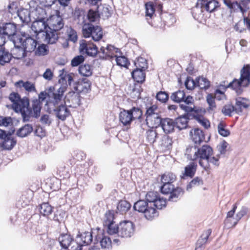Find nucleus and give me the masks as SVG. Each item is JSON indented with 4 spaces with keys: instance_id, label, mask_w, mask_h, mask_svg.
<instances>
[{
    "instance_id": "nucleus-33",
    "label": "nucleus",
    "mask_w": 250,
    "mask_h": 250,
    "mask_svg": "<svg viewBox=\"0 0 250 250\" xmlns=\"http://www.w3.org/2000/svg\"><path fill=\"white\" fill-rule=\"evenodd\" d=\"M21 21L23 23H28L31 21V10L26 8H21L17 14Z\"/></svg>"
},
{
    "instance_id": "nucleus-63",
    "label": "nucleus",
    "mask_w": 250,
    "mask_h": 250,
    "mask_svg": "<svg viewBox=\"0 0 250 250\" xmlns=\"http://www.w3.org/2000/svg\"><path fill=\"white\" fill-rule=\"evenodd\" d=\"M235 111V106L231 104L224 105L222 109V112L226 116H231L232 112Z\"/></svg>"
},
{
    "instance_id": "nucleus-20",
    "label": "nucleus",
    "mask_w": 250,
    "mask_h": 250,
    "mask_svg": "<svg viewBox=\"0 0 250 250\" xmlns=\"http://www.w3.org/2000/svg\"><path fill=\"white\" fill-rule=\"evenodd\" d=\"M235 111L237 113H241L244 109L250 106V101L245 98L239 97L235 99Z\"/></svg>"
},
{
    "instance_id": "nucleus-16",
    "label": "nucleus",
    "mask_w": 250,
    "mask_h": 250,
    "mask_svg": "<svg viewBox=\"0 0 250 250\" xmlns=\"http://www.w3.org/2000/svg\"><path fill=\"white\" fill-rule=\"evenodd\" d=\"M79 50L82 54H86L92 57L98 53V48L96 45L92 42L85 40L80 41Z\"/></svg>"
},
{
    "instance_id": "nucleus-44",
    "label": "nucleus",
    "mask_w": 250,
    "mask_h": 250,
    "mask_svg": "<svg viewBox=\"0 0 250 250\" xmlns=\"http://www.w3.org/2000/svg\"><path fill=\"white\" fill-rule=\"evenodd\" d=\"M176 179V175L170 172L166 173L161 177V182L162 183L172 184Z\"/></svg>"
},
{
    "instance_id": "nucleus-60",
    "label": "nucleus",
    "mask_w": 250,
    "mask_h": 250,
    "mask_svg": "<svg viewBox=\"0 0 250 250\" xmlns=\"http://www.w3.org/2000/svg\"><path fill=\"white\" fill-rule=\"evenodd\" d=\"M48 50L47 46L44 44L39 45L35 50V53L38 56H44L47 54Z\"/></svg>"
},
{
    "instance_id": "nucleus-10",
    "label": "nucleus",
    "mask_w": 250,
    "mask_h": 250,
    "mask_svg": "<svg viewBox=\"0 0 250 250\" xmlns=\"http://www.w3.org/2000/svg\"><path fill=\"white\" fill-rule=\"evenodd\" d=\"M161 190L163 194H170L169 200L172 202L177 201L179 196L183 194V190L180 188H175L172 184L163 183Z\"/></svg>"
},
{
    "instance_id": "nucleus-17",
    "label": "nucleus",
    "mask_w": 250,
    "mask_h": 250,
    "mask_svg": "<svg viewBox=\"0 0 250 250\" xmlns=\"http://www.w3.org/2000/svg\"><path fill=\"white\" fill-rule=\"evenodd\" d=\"M63 102L64 104H68L69 107H77L80 104V97L79 93L73 91L68 92L64 98H63Z\"/></svg>"
},
{
    "instance_id": "nucleus-12",
    "label": "nucleus",
    "mask_w": 250,
    "mask_h": 250,
    "mask_svg": "<svg viewBox=\"0 0 250 250\" xmlns=\"http://www.w3.org/2000/svg\"><path fill=\"white\" fill-rule=\"evenodd\" d=\"M222 1L230 9L235 10L239 9L243 14L250 10V0H239V3L237 1L232 2L231 0H222Z\"/></svg>"
},
{
    "instance_id": "nucleus-47",
    "label": "nucleus",
    "mask_w": 250,
    "mask_h": 250,
    "mask_svg": "<svg viewBox=\"0 0 250 250\" xmlns=\"http://www.w3.org/2000/svg\"><path fill=\"white\" fill-rule=\"evenodd\" d=\"M40 211L43 216H48L52 212V208L48 203H44L41 205Z\"/></svg>"
},
{
    "instance_id": "nucleus-30",
    "label": "nucleus",
    "mask_w": 250,
    "mask_h": 250,
    "mask_svg": "<svg viewBox=\"0 0 250 250\" xmlns=\"http://www.w3.org/2000/svg\"><path fill=\"white\" fill-rule=\"evenodd\" d=\"M96 240L100 241L101 247L103 249H109L111 247L110 239L102 232H100L96 237Z\"/></svg>"
},
{
    "instance_id": "nucleus-54",
    "label": "nucleus",
    "mask_w": 250,
    "mask_h": 250,
    "mask_svg": "<svg viewBox=\"0 0 250 250\" xmlns=\"http://www.w3.org/2000/svg\"><path fill=\"white\" fill-rule=\"evenodd\" d=\"M197 86L201 89H207L209 86V82L204 77H199L196 79Z\"/></svg>"
},
{
    "instance_id": "nucleus-49",
    "label": "nucleus",
    "mask_w": 250,
    "mask_h": 250,
    "mask_svg": "<svg viewBox=\"0 0 250 250\" xmlns=\"http://www.w3.org/2000/svg\"><path fill=\"white\" fill-rule=\"evenodd\" d=\"M48 92H46V91L41 92L39 95V99L40 102L43 101L46 98H48V99L46 101V103L45 104V106H46V109H47V102L50 100L51 99V97L52 96V94L56 91L54 90L53 92L51 91V88H50Z\"/></svg>"
},
{
    "instance_id": "nucleus-35",
    "label": "nucleus",
    "mask_w": 250,
    "mask_h": 250,
    "mask_svg": "<svg viewBox=\"0 0 250 250\" xmlns=\"http://www.w3.org/2000/svg\"><path fill=\"white\" fill-rule=\"evenodd\" d=\"M188 119L186 115L180 116L175 119V126L179 130L185 129L188 127Z\"/></svg>"
},
{
    "instance_id": "nucleus-53",
    "label": "nucleus",
    "mask_w": 250,
    "mask_h": 250,
    "mask_svg": "<svg viewBox=\"0 0 250 250\" xmlns=\"http://www.w3.org/2000/svg\"><path fill=\"white\" fill-rule=\"evenodd\" d=\"M203 181L199 177H195L194 178L187 186V190L189 191L193 187L202 185Z\"/></svg>"
},
{
    "instance_id": "nucleus-13",
    "label": "nucleus",
    "mask_w": 250,
    "mask_h": 250,
    "mask_svg": "<svg viewBox=\"0 0 250 250\" xmlns=\"http://www.w3.org/2000/svg\"><path fill=\"white\" fill-rule=\"evenodd\" d=\"M135 231V225L130 221H124L119 224V236L124 238L131 237Z\"/></svg>"
},
{
    "instance_id": "nucleus-18",
    "label": "nucleus",
    "mask_w": 250,
    "mask_h": 250,
    "mask_svg": "<svg viewBox=\"0 0 250 250\" xmlns=\"http://www.w3.org/2000/svg\"><path fill=\"white\" fill-rule=\"evenodd\" d=\"M197 4L201 5V7H204L208 12L210 13L214 11L220 6L219 2L216 0H210L209 1L198 0Z\"/></svg>"
},
{
    "instance_id": "nucleus-61",
    "label": "nucleus",
    "mask_w": 250,
    "mask_h": 250,
    "mask_svg": "<svg viewBox=\"0 0 250 250\" xmlns=\"http://www.w3.org/2000/svg\"><path fill=\"white\" fill-rule=\"evenodd\" d=\"M195 119L205 128L208 129L210 127V122L207 119L202 116L195 117Z\"/></svg>"
},
{
    "instance_id": "nucleus-48",
    "label": "nucleus",
    "mask_w": 250,
    "mask_h": 250,
    "mask_svg": "<svg viewBox=\"0 0 250 250\" xmlns=\"http://www.w3.org/2000/svg\"><path fill=\"white\" fill-rule=\"evenodd\" d=\"M108 49L107 59H111L112 61L117 56V55L121 54L120 50L112 45H108Z\"/></svg>"
},
{
    "instance_id": "nucleus-64",
    "label": "nucleus",
    "mask_w": 250,
    "mask_h": 250,
    "mask_svg": "<svg viewBox=\"0 0 250 250\" xmlns=\"http://www.w3.org/2000/svg\"><path fill=\"white\" fill-rule=\"evenodd\" d=\"M218 131L219 134L223 137H227L229 134V131L226 129L222 123H220L218 125Z\"/></svg>"
},
{
    "instance_id": "nucleus-57",
    "label": "nucleus",
    "mask_w": 250,
    "mask_h": 250,
    "mask_svg": "<svg viewBox=\"0 0 250 250\" xmlns=\"http://www.w3.org/2000/svg\"><path fill=\"white\" fill-rule=\"evenodd\" d=\"M145 7L146 16L147 17V19H148V17L149 18H152L155 12V8L154 7L153 4L150 2H147L145 4Z\"/></svg>"
},
{
    "instance_id": "nucleus-29",
    "label": "nucleus",
    "mask_w": 250,
    "mask_h": 250,
    "mask_svg": "<svg viewBox=\"0 0 250 250\" xmlns=\"http://www.w3.org/2000/svg\"><path fill=\"white\" fill-rule=\"evenodd\" d=\"M91 83L88 80H83L79 82L74 86V89L78 93H87L90 89Z\"/></svg>"
},
{
    "instance_id": "nucleus-8",
    "label": "nucleus",
    "mask_w": 250,
    "mask_h": 250,
    "mask_svg": "<svg viewBox=\"0 0 250 250\" xmlns=\"http://www.w3.org/2000/svg\"><path fill=\"white\" fill-rule=\"evenodd\" d=\"M237 208L236 204L233 206L231 210L229 211L225 219V223L229 227L235 226L238 222L246 214L248 211V208L246 207H243L239 212H237L236 216L234 217V214Z\"/></svg>"
},
{
    "instance_id": "nucleus-22",
    "label": "nucleus",
    "mask_w": 250,
    "mask_h": 250,
    "mask_svg": "<svg viewBox=\"0 0 250 250\" xmlns=\"http://www.w3.org/2000/svg\"><path fill=\"white\" fill-rule=\"evenodd\" d=\"M74 74L73 73H67L64 69L60 70L59 77L60 78L59 82L60 83H65V85H62L61 86H65L66 87L67 83L69 85H71V83L73 81Z\"/></svg>"
},
{
    "instance_id": "nucleus-59",
    "label": "nucleus",
    "mask_w": 250,
    "mask_h": 250,
    "mask_svg": "<svg viewBox=\"0 0 250 250\" xmlns=\"http://www.w3.org/2000/svg\"><path fill=\"white\" fill-rule=\"evenodd\" d=\"M207 101L208 104L209 110H213L215 109L216 106L215 103V97L211 94H208L207 96Z\"/></svg>"
},
{
    "instance_id": "nucleus-11",
    "label": "nucleus",
    "mask_w": 250,
    "mask_h": 250,
    "mask_svg": "<svg viewBox=\"0 0 250 250\" xmlns=\"http://www.w3.org/2000/svg\"><path fill=\"white\" fill-rule=\"evenodd\" d=\"M46 21L48 29L54 31L61 30L64 24L62 18L60 15V12L57 10L55 11V14L50 16Z\"/></svg>"
},
{
    "instance_id": "nucleus-45",
    "label": "nucleus",
    "mask_w": 250,
    "mask_h": 250,
    "mask_svg": "<svg viewBox=\"0 0 250 250\" xmlns=\"http://www.w3.org/2000/svg\"><path fill=\"white\" fill-rule=\"evenodd\" d=\"M15 48L13 50L14 57L17 59H21L24 57L26 50L22 46L21 47L15 46Z\"/></svg>"
},
{
    "instance_id": "nucleus-24",
    "label": "nucleus",
    "mask_w": 250,
    "mask_h": 250,
    "mask_svg": "<svg viewBox=\"0 0 250 250\" xmlns=\"http://www.w3.org/2000/svg\"><path fill=\"white\" fill-rule=\"evenodd\" d=\"M160 125L164 132L169 133L174 130L175 123L171 119L166 118L162 120Z\"/></svg>"
},
{
    "instance_id": "nucleus-58",
    "label": "nucleus",
    "mask_w": 250,
    "mask_h": 250,
    "mask_svg": "<svg viewBox=\"0 0 250 250\" xmlns=\"http://www.w3.org/2000/svg\"><path fill=\"white\" fill-rule=\"evenodd\" d=\"M68 40L75 42L77 41L78 37L77 32L71 27H68L66 31Z\"/></svg>"
},
{
    "instance_id": "nucleus-36",
    "label": "nucleus",
    "mask_w": 250,
    "mask_h": 250,
    "mask_svg": "<svg viewBox=\"0 0 250 250\" xmlns=\"http://www.w3.org/2000/svg\"><path fill=\"white\" fill-rule=\"evenodd\" d=\"M143 70L135 69L131 73L133 79L137 83H142L144 82L146 75Z\"/></svg>"
},
{
    "instance_id": "nucleus-21",
    "label": "nucleus",
    "mask_w": 250,
    "mask_h": 250,
    "mask_svg": "<svg viewBox=\"0 0 250 250\" xmlns=\"http://www.w3.org/2000/svg\"><path fill=\"white\" fill-rule=\"evenodd\" d=\"M92 240V236L91 232H85L78 234L76 238L77 243L80 246L81 249L82 246L90 244Z\"/></svg>"
},
{
    "instance_id": "nucleus-28",
    "label": "nucleus",
    "mask_w": 250,
    "mask_h": 250,
    "mask_svg": "<svg viewBox=\"0 0 250 250\" xmlns=\"http://www.w3.org/2000/svg\"><path fill=\"white\" fill-rule=\"evenodd\" d=\"M183 104H180V108L187 112H191L193 111L194 105L192 97L188 96L183 101Z\"/></svg>"
},
{
    "instance_id": "nucleus-9",
    "label": "nucleus",
    "mask_w": 250,
    "mask_h": 250,
    "mask_svg": "<svg viewBox=\"0 0 250 250\" xmlns=\"http://www.w3.org/2000/svg\"><path fill=\"white\" fill-rule=\"evenodd\" d=\"M144 200L157 209H161L166 205V199L161 197L157 192H148L146 194V199Z\"/></svg>"
},
{
    "instance_id": "nucleus-7",
    "label": "nucleus",
    "mask_w": 250,
    "mask_h": 250,
    "mask_svg": "<svg viewBox=\"0 0 250 250\" xmlns=\"http://www.w3.org/2000/svg\"><path fill=\"white\" fill-rule=\"evenodd\" d=\"M142 115V110L138 107H133L129 110H124L119 115L120 122L125 125L130 124L135 119H139Z\"/></svg>"
},
{
    "instance_id": "nucleus-32",
    "label": "nucleus",
    "mask_w": 250,
    "mask_h": 250,
    "mask_svg": "<svg viewBox=\"0 0 250 250\" xmlns=\"http://www.w3.org/2000/svg\"><path fill=\"white\" fill-rule=\"evenodd\" d=\"M162 119L159 115H153L152 116H148L146 117V124L149 127L154 128L157 127L160 125Z\"/></svg>"
},
{
    "instance_id": "nucleus-42",
    "label": "nucleus",
    "mask_w": 250,
    "mask_h": 250,
    "mask_svg": "<svg viewBox=\"0 0 250 250\" xmlns=\"http://www.w3.org/2000/svg\"><path fill=\"white\" fill-rule=\"evenodd\" d=\"M12 55L8 51L4 50H0V64H4L10 62Z\"/></svg>"
},
{
    "instance_id": "nucleus-14",
    "label": "nucleus",
    "mask_w": 250,
    "mask_h": 250,
    "mask_svg": "<svg viewBox=\"0 0 250 250\" xmlns=\"http://www.w3.org/2000/svg\"><path fill=\"white\" fill-rule=\"evenodd\" d=\"M105 219L104 225L107 227V231L110 235L118 234L119 236V225H117L114 221V215L111 211L105 214Z\"/></svg>"
},
{
    "instance_id": "nucleus-5",
    "label": "nucleus",
    "mask_w": 250,
    "mask_h": 250,
    "mask_svg": "<svg viewBox=\"0 0 250 250\" xmlns=\"http://www.w3.org/2000/svg\"><path fill=\"white\" fill-rule=\"evenodd\" d=\"M133 208L135 210L143 213L144 217L148 220H152L158 215L156 208L144 200L136 202Z\"/></svg>"
},
{
    "instance_id": "nucleus-26",
    "label": "nucleus",
    "mask_w": 250,
    "mask_h": 250,
    "mask_svg": "<svg viewBox=\"0 0 250 250\" xmlns=\"http://www.w3.org/2000/svg\"><path fill=\"white\" fill-rule=\"evenodd\" d=\"M47 22L45 20H35L31 26L32 30L36 33L42 32L44 30H47Z\"/></svg>"
},
{
    "instance_id": "nucleus-43",
    "label": "nucleus",
    "mask_w": 250,
    "mask_h": 250,
    "mask_svg": "<svg viewBox=\"0 0 250 250\" xmlns=\"http://www.w3.org/2000/svg\"><path fill=\"white\" fill-rule=\"evenodd\" d=\"M91 37L95 41H98L101 40L103 37V31L101 27L99 26H94Z\"/></svg>"
},
{
    "instance_id": "nucleus-23",
    "label": "nucleus",
    "mask_w": 250,
    "mask_h": 250,
    "mask_svg": "<svg viewBox=\"0 0 250 250\" xmlns=\"http://www.w3.org/2000/svg\"><path fill=\"white\" fill-rule=\"evenodd\" d=\"M3 35L7 37H13V41L14 38L17 35H15L16 32V27L15 24L11 23H7L0 30Z\"/></svg>"
},
{
    "instance_id": "nucleus-46",
    "label": "nucleus",
    "mask_w": 250,
    "mask_h": 250,
    "mask_svg": "<svg viewBox=\"0 0 250 250\" xmlns=\"http://www.w3.org/2000/svg\"><path fill=\"white\" fill-rule=\"evenodd\" d=\"M185 97V92L183 91L178 90L172 94L170 96L171 99L177 103L183 102Z\"/></svg>"
},
{
    "instance_id": "nucleus-27",
    "label": "nucleus",
    "mask_w": 250,
    "mask_h": 250,
    "mask_svg": "<svg viewBox=\"0 0 250 250\" xmlns=\"http://www.w3.org/2000/svg\"><path fill=\"white\" fill-rule=\"evenodd\" d=\"M17 87L23 88L28 92H36V89L35 84L29 81L20 80L15 83Z\"/></svg>"
},
{
    "instance_id": "nucleus-4",
    "label": "nucleus",
    "mask_w": 250,
    "mask_h": 250,
    "mask_svg": "<svg viewBox=\"0 0 250 250\" xmlns=\"http://www.w3.org/2000/svg\"><path fill=\"white\" fill-rule=\"evenodd\" d=\"M239 79H235L229 83L228 87H231L237 94H241L242 88L247 86L250 83V65L244 66L241 70Z\"/></svg>"
},
{
    "instance_id": "nucleus-55",
    "label": "nucleus",
    "mask_w": 250,
    "mask_h": 250,
    "mask_svg": "<svg viewBox=\"0 0 250 250\" xmlns=\"http://www.w3.org/2000/svg\"><path fill=\"white\" fill-rule=\"evenodd\" d=\"M211 230L210 229H208L204 231L201 236L200 239H199L198 241L197 245H200L199 247H200L201 245H204L207 243L209 236L211 234Z\"/></svg>"
},
{
    "instance_id": "nucleus-38",
    "label": "nucleus",
    "mask_w": 250,
    "mask_h": 250,
    "mask_svg": "<svg viewBox=\"0 0 250 250\" xmlns=\"http://www.w3.org/2000/svg\"><path fill=\"white\" fill-rule=\"evenodd\" d=\"M203 8H204V7H201V5H198L197 4L196 6L192 8V16L196 20L201 21L203 19L204 16L202 10Z\"/></svg>"
},
{
    "instance_id": "nucleus-51",
    "label": "nucleus",
    "mask_w": 250,
    "mask_h": 250,
    "mask_svg": "<svg viewBox=\"0 0 250 250\" xmlns=\"http://www.w3.org/2000/svg\"><path fill=\"white\" fill-rule=\"evenodd\" d=\"M131 205L129 202L125 200L121 201L117 206V209L121 213L127 211L130 208Z\"/></svg>"
},
{
    "instance_id": "nucleus-15",
    "label": "nucleus",
    "mask_w": 250,
    "mask_h": 250,
    "mask_svg": "<svg viewBox=\"0 0 250 250\" xmlns=\"http://www.w3.org/2000/svg\"><path fill=\"white\" fill-rule=\"evenodd\" d=\"M59 241L63 248L81 250L80 246L78 245L77 241H75L70 234L67 233L62 234L59 237Z\"/></svg>"
},
{
    "instance_id": "nucleus-39",
    "label": "nucleus",
    "mask_w": 250,
    "mask_h": 250,
    "mask_svg": "<svg viewBox=\"0 0 250 250\" xmlns=\"http://www.w3.org/2000/svg\"><path fill=\"white\" fill-rule=\"evenodd\" d=\"M33 130V128L31 125H25L17 131V135L21 137H24L31 133Z\"/></svg>"
},
{
    "instance_id": "nucleus-19",
    "label": "nucleus",
    "mask_w": 250,
    "mask_h": 250,
    "mask_svg": "<svg viewBox=\"0 0 250 250\" xmlns=\"http://www.w3.org/2000/svg\"><path fill=\"white\" fill-rule=\"evenodd\" d=\"M35 4L34 1H31L29 3L30 7H31V5ZM31 16L33 17L35 20H45L46 18V12L45 10L42 8L38 6L35 9L31 8Z\"/></svg>"
},
{
    "instance_id": "nucleus-31",
    "label": "nucleus",
    "mask_w": 250,
    "mask_h": 250,
    "mask_svg": "<svg viewBox=\"0 0 250 250\" xmlns=\"http://www.w3.org/2000/svg\"><path fill=\"white\" fill-rule=\"evenodd\" d=\"M191 139L195 144H200L205 139L204 134L202 130L195 128L190 131Z\"/></svg>"
},
{
    "instance_id": "nucleus-56",
    "label": "nucleus",
    "mask_w": 250,
    "mask_h": 250,
    "mask_svg": "<svg viewBox=\"0 0 250 250\" xmlns=\"http://www.w3.org/2000/svg\"><path fill=\"white\" fill-rule=\"evenodd\" d=\"M94 26L91 24H85L83 26V34L85 38L91 37Z\"/></svg>"
},
{
    "instance_id": "nucleus-25",
    "label": "nucleus",
    "mask_w": 250,
    "mask_h": 250,
    "mask_svg": "<svg viewBox=\"0 0 250 250\" xmlns=\"http://www.w3.org/2000/svg\"><path fill=\"white\" fill-rule=\"evenodd\" d=\"M197 165L196 164L192 162L189 165H187L182 172L181 178L185 179L186 177H192L196 171Z\"/></svg>"
},
{
    "instance_id": "nucleus-1",
    "label": "nucleus",
    "mask_w": 250,
    "mask_h": 250,
    "mask_svg": "<svg viewBox=\"0 0 250 250\" xmlns=\"http://www.w3.org/2000/svg\"><path fill=\"white\" fill-rule=\"evenodd\" d=\"M186 155L188 159L197 161L199 165L206 170L209 169L210 163L216 166L219 165V155L212 156L213 149L208 145H204L200 148L188 146L186 149Z\"/></svg>"
},
{
    "instance_id": "nucleus-3",
    "label": "nucleus",
    "mask_w": 250,
    "mask_h": 250,
    "mask_svg": "<svg viewBox=\"0 0 250 250\" xmlns=\"http://www.w3.org/2000/svg\"><path fill=\"white\" fill-rule=\"evenodd\" d=\"M9 100L12 103V108L15 112L21 113L24 120L26 116L32 114L29 109V101L27 99H21L19 94L16 92L11 93L9 97Z\"/></svg>"
},
{
    "instance_id": "nucleus-6",
    "label": "nucleus",
    "mask_w": 250,
    "mask_h": 250,
    "mask_svg": "<svg viewBox=\"0 0 250 250\" xmlns=\"http://www.w3.org/2000/svg\"><path fill=\"white\" fill-rule=\"evenodd\" d=\"M14 44L15 46H22L26 52H31L35 50L37 42L30 37H27L24 33L22 37L16 36L14 38Z\"/></svg>"
},
{
    "instance_id": "nucleus-52",
    "label": "nucleus",
    "mask_w": 250,
    "mask_h": 250,
    "mask_svg": "<svg viewBox=\"0 0 250 250\" xmlns=\"http://www.w3.org/2000/svg\"><path fill=\"white\" fill-rule=\"evenodd\" d=\"M121 54L117 55L114 60H115L117 64L122 67H126L129 62L125 56H121Z\"/></svg>"
},
{
    "instance_id": "nucleus-62",
    "label": "nucleus",
    "mask_w": 250,
    "mask_h": 250,
    "mask_svg": "<svg viewBox=\"0 0 250 250\" xmlns=\"http://www.w3.org/2000/svg\"><path fill=\"white\" fill-rule=\"evenodd\" d=\"M88 19L90 22L97 21L100 17L98 13L91 9L89 10L87 15Z\"/></svg>"
},
{
    "instance_id": "nucleus-2",
    "label": "nucleus",
    "mask_w": 250,
    "mask_h": 250,
    "mask_svg": "<svg viewBox=\"0 0 250 250\" xmlns=\"http://www.w3.org/2000/svg\"><path fill=\"white\" fill-rule=\"evenodd\" d=\"M66 91L65 86H61L53 94L50 100L47 102V110L49 112H54L57 117L63 121L70 114L68 104L63 102V95Z\"/></svg>"
},
{
    "instance_id": "nucleus-34",
    "label": "nucleus",
    "mask_w": 250,
    "mask_h": 250,
    "mask_svg": "<svg viewBox=\"0 0 250 250\" xmlns=\"http://www.w3.org/2000/svg\"><path fill=\"white\" fill-rule=\"evenodd\" d=\"M29 109L31 111L32 114L28 116H26L25 120H27L28 118L30 117H37L39 116L41 109V103L40 100L37 99L34 100L32 104V109L29 108Z\"/></svg>"
},
{
    "instance_id": "nucleus-41",
    "label": "nucleus",
    "mask_w": 250,
    "mask_h": 250,
    "mask_svg": "<svg viewBox=\"0 0 250 250\" xmlns=\"http://www.w3.org/2000/svg\"><path fill=\"white\" fill-rule=\"evenodd\" d=\"M16 141L14 139L8 136L4 139L2 146L4 149L11 150L15 146Z\"/></svg>"
},
{
    "instance_id": "nucleus-40",
    "label": "nucleus",
    "mask_w": 250,
    "mask_h": 250,
    "mask_svg": "<svg viewBox=\"0 0 250 250\" xmlns=\"http://www.w3.org/2000/svg\"><path fill=\"white\" fill-rule=\"evenodd\" d=\"M80 74L84 77L90 76L92 74V66L89 64L80 66L79 68Z\"/></svg>"
},
{
    "instance_id": "nucleus-50",
    "label": "nucleus",
    "mask_w": 250,
    "mask_h": 250,
    "mask_svg": "<svg viewBox=\"0 0 250 250\" xmlns=\"http://www.w3.org/2000/svg\"><path fill=\"white\" fill-rule=\"evenodd\" d=\"M136 69L145 70L147 67L146 60L142 57L138 58L134 62Z\"/></svg>"
},
{
    "instance_id": "nucleus-37",
    "label": "nucleus",
    "mask_w": 250,
    "mask_h": 250,
    "mask_svg": "<svg viewBox=\"0 0 250 250\" xmlns=\"http://www.w3.org/2000/svg\"><path fill=\"white\" fill-rule=\"evenodd\" d=\"M58 34L56 31L46 30L45 31V41L48 43L53 44L58 40Z\"/></svg>"
}]
</instances>
